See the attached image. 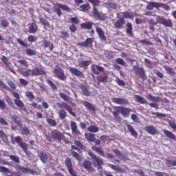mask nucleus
Returning a JSON list of instances; mask_svg holds the SVG:
<instances>
[{
  "instance_id": "nucleus-1",
  "label": "nucleus",
  "mask_w": 176,
  "mask_h": 176,
  "mask_svg": "<svg viewBox=\"0 0 176 176\" xmlns=\"http://www.w3.org/2000/svg\"><path fill=\"white\" fill-rule=\"evenodd\" d=\"M65 138V136L60 132H58L57 130L52 131L49 136H47V139L50 142H52V140H54L55 141H63Z\"/></svg>"
},
{
  "instance_id": "nucleus-2",
  "label": "nucleus",
  "mask_w": 176,
  "mask_h": 176,
  "mask_svg": "<svg viewBox=\"0 0 176 176\" xmlns=\"http://www.w3.org/2000/svg\"><path fill=\"white\" fill-rule=\"evenodd\" d=\"M91 149L92 151H94V152L98 153L100 156H102V157H107V159H113V154L107 153V155H105V153L102 151V148H101V147L92 146Z\"/></svg>"
},
{
  "instance_id": "nucleus-3",
  "label": "nucleus",
  "mask_w": 176,
  "mask_h": 176,
  "mask_svg": "<svg viewBox=\"0 0 176 176\" xmlns=\"http://www.w3.org/2000/svg\"><path fill=\"white\" fill-rule=\"evenodd\" d=\"M57 6H58L59 8H56L55 12L56 14L58 16V17H61V14H63L62 10H64L65 12H67L68 13H71L72 12V10L68 7L67 5H64L62 3H57Z\"/></svg>"
},
{
  "instance_id": "nucleus-4",
  "label": "nucleus",
  "mask_w": 176,
  "mask_h": 176,
  "mask_svg": "<svg viewBox=\"0 0 176 176\" xmlns=\"http://www.w3.org/2000/svg\"><path fill=\"white\" fill-rule=\"evenodd\" d=\"M114 109L119 113H121V115H122L123 118H129V116L130 115V113L131 112V109H129L127 107H120V106L115 107Z\"/></svg>"
},
{
  "instance_id": "nucleus-5",
  "label": "nucleus",
  "mask_w": 176,
  "mask_h": 176,
  "mask_svg": "<svg viewBox=\"0 0 176 176\" xmlns=\"http://www.w3.org/2000/svg\"><path fill=\"white\" fill-rule=\"evenodd\" d=\"M109 76L107 73H102L98 74L96 79L94 80L96 85H100V83H108Z\"/></svg>"
},
{
  "instance_id": "nucleus-6",
  "label": "nucleus",
  "mask_w": 176,
  "mask_h": 176,
  "mask_svg": "<svg viewBox=\"0 0 176 176\" xmlns=\"http://www.w3.org/2000/svg\"><path fill=\"white\" fill-rule=\"evenodd\" d=\"M156 20L158 24H162L164 27H168L169 28L173 27V22H171L170 19H167L163 16H157Z\"/></svg>"
},
{
  "instance_id": "nucleus-7",
  "label": "nucleus",
  "mask_w": 176,
  "mask_h": 176,
  "mask_svg": "<svg viewBox=\"0 0 176 176\" xmlns=\"http://www.w3.org/2000/svg\"><path fill=\"white\" fill-rule=\"evenodd\" d=\"M54 73L55 75H56V77L58 79H60V80H67V76L65 75V73H64V70L61 69V67L57 66L54 69Z\"/></svg>"
},
{
  "instance_id": "nucleus-8",
  "label": "nucleus",
  "mask_w": 176,
  "mask_h": 176,
  "mask_svg": "<svg viewBox=\"0 0 176 176\" xmlns=\"http://www.w3.org/2000/svg\"><path fill=\"white\" fill-rule=\"evenodd\" d=\"M116 16L118 20H117L114 23V28H116L117 30H122L123 25L126 24V20H124V19L122 17V15H120V13H117Z\"/></svg>"
},
{
  "instance_id": "nucleus-9",
  "label": "nucleus",
  "mask_w": 176,
  "mask_h": 176,
  "mask_svg": "<svg viewBox=\"0 0 176 176\" xmlns=\"http://www.w3.org/2000/svg\"><path fill=\"white\" fill-rule=\"evenodd\" d=\"M89 156H90V157H91V159H94V160H95L97 166H98V168H101V167H102V166H104V160H102V158L97 156L96 154H94L93 152L89 151L88 153Z\"/></svg>"
},
{
  "instance_id": "nucleus-10",
  "label": "nucleus",
  "mask_w": 176,
  "mask_h": 176,
  "mask_svg": "<svg viewBox=\"0 0 176 176\" xmlns=\"http://www.w3.org/2000/svg\"><path fill=\"white\" fill-rule=\"evenodd\" d=\"M93 13L94 17L96 20H100L101 21H105L107 20V15L105 14L101 15V13L96 6H93Z\"/></svg>"
},
{
  "instance_id": "nucleus-11",
  "label": "nucleus",
  "mask_w": 176,
  "mask_h": 176,
  "mask_svg": "<svg viewBox=\"0 0 176 176\" xmlns=\"http://www.w3.org/2000/svg\"><path fill=\"white\" fill-rule=\"evenodd\" d=\"M85 137L88 142H94L96 145L101 144V141L96 138V134L94 133H85Z\"/></svg>"
},
{
  "instance_id": "nucleus-12",
  "label": "nucleus",
  "mask_w": 176,
  "mask_h": 176,
  "mask_svg": "<svg viewBox=\"0 0 176 176\" xmlns=\"http://www.w3.org/2000/svg\"><path fill=\"white\" fill-rule=\"evenodd\" d=\"M12 96L14 97V102L15 105L18 107V108H24L25 107V104H24V102L20 100V94L17 92H12Z\"/></svg>"
},
{
  "instance_id": "nucleus-13",
  "label": "nucleus",
  "mask_w": 176,
  "mask_h": 176,
  "mask_svg": "<svg viewBox=\"0 0 176 176\" xmlns=\"http://www.w3.org/2000/svg\"><path fill=\"white\" fill-rule=\"evenodd\" d=\"M57 107H58V108H60V109H66V111H67V112H69V113L72 115V116H76L75 113L72 111V107L67 104V103L64 102H63L62 103H57Z\"/></svg>"
},
{
  "instance_id": "nucleus-14",
  "label": "nucleus",
  "mask_w": 176,
  "mask_h": 176,
  "mask_svg": "<svg viewBox=\"0 0 176 176\" xmlns=\"http://www.w3.org/2000/svg\"><path fill=\"white\" fill-rule=\"evenodd\" d=\"M79 87L83 96H85L86 97H89V96L91 94V92H90V87L87 85V83L81 84L79 85Z\"/></svg>"
},
{
  "instance_id": "nucleus-15",
  "label": "nucleus",
  "mask_w": 176,
  "mask_h": 176,
  "mask_svg": "<svg viewBox=\"0 0 176 176\" xmlns=\"http://www.w3.org/2000/svg\"><path fill=\"white\" fill-rule=\"evenodd\" d=\"M93 42H94V38H87L85 41L78 43L77 46L89 47V46H93Z\"/></svg>"
},
{
  "instance_id": "nucleus-16",
  "label": "nucleus",
  "mask_w": 176,
  "mask_h": 176,
  "mask_svg": "<svg viewBox=\"0 0 176 176\" xmlns=\"http://www.w3.org/2000/svg\"><path fill=\"white\" fill-rule=\"evenodd\" d=\"M91 71L94 74V75H100V72H104L105 69L100 65H92L91 66Z\"/></svg>"
},
{
  "instance_id": "nucleus-17",
  "label": "nucleus",
  "mask_w": 176,
  "mask_h": 176,
  "mask_svg": "<svg viewBox=\"0 0 176 176\" xmlns=\"http://www.w3.org/2000/svg\"><path fill=\"white\" fill-rule=\"evenodd\" d=\"M69 71L72 74V75H74V76H77L78 78H82V79H85V74L82 72H80L79 69L74 67H69Z\"/></svg>"
},
{
  "instance_id": "nucleus-18",
  "label": "nucleus",
  "mask_w": 176,
  "mask_h": 176,
  "mask_svg": "<svg viewBox=\"0 0 176 176\" xmlns=\"http://www.w3.org/2000/svg\"><path fill=\"white\" fill-rule=\"evenodd\" d=\"M16 170L19 171H22L24 174H31L34 175L35 174V171L30 168L24 167L20 165L16 166Z\"/></svg>"
},
{
  "instance_id": "nucleus-19",
  "label": "nucleus",
  "mask_w": 176,
  "mask_h": 176,
  "mask_svg": "<svg viewBox=\"0 0 176 176\" xmlns=\"http://www.w3.org/2000/svg\"><path fill=\"white\" fill-rule=\"evenodd\" d=\"M162 6H164V3L151 1L146 5V9L148 10H153L155 8H162Z\"/></svg>"
},
{
  "instance_id": "nucleus-20",
  "label": "nucleus",
  "mask_w": 176,
  "mask_h": 176,
  "mask_svg": "<svg viewBox=\"0 0 176 176\" xmlns=\"http://www.w3.org/2000/svg\"><path fill=\"white\" fill-rule=\"evenodd\" d=\"M70 127L72 132L73 134H74V135H82V133H80V131L78 129V125L76 124V122L71 121Z\"/></svg>"
},
{
  "instance_id": "nucleus-21",
  "label": "nucleus",
  "mask_w": 176,
  "mask_h": 176,
  "mask_svg": "<svg viewBox=\"0 0 176 176\" xmlns=\"http://www.w3.org/2000/svg\"><path fill=\"white\" fill-rule=\"evenodd\" d=\"M82 167L85 168V170H87V171H89V173H93L94 171V168L93 167V165H91V162L89 160H85L82 163Z\"/></svg>"
},
{
  "instance_id": "nucleus-22",
  "label": "nucleus",
  "mask_w": 176,
  "mask_h": 176,
  "mask_svg": "<svg viewBox=\"0 0 176 176\" xmlns=\"http://www.w3.org/2000/svg\"><path fill=\"white\" fill-rule=\"evenodd\" d=\"M95 28H96V33L98 34L100 41H103L104 42H105V41H107V36H105V32H104L102 28L98 26H96Z\"/></svg>"
},
{
  "instance_id": "nucleus-23",
  "label": "nucleus",
  "mask_w": 176,
  "mask_h": 176,
  "mask_svg": "<svg viewBox=\"0 0 176 176\" xmlns=\"http://www.w3.org/2000/svg\"><path fill=\"white\" fill-rule=\"evenodd\" d=\"M112 101L118 105H129V100L122 98H113Z\"/></svg>"
},
{
  "instance_id": "nucleus-24",
  "label": "nucleus",
  "mask_w": 176,
  "mask_h": 176,
  "mask_svg": "<svg viewBox=\"0 0 176 176\" xmlns=\"http://www.w3.org/2000/svg\"><path fill=\"white\" fill-rule=\"evenodd\" d=\"M135 71V74H138V75L140 76L142 80H145L146 79V73H145V70H144L142 67H136Z\"/></svg>"
},
{
  "instance_id": "nucleus-25",
  "label": "nucleus",
  "mask_w": 176,
  "mask_h": 176,
  "mask_svg": "<svg viewBox=\"0 0 176 176\" xmlns=\"http://www.w3.org/2000/svg\"><path fill=\"white\" fill-rule=\"evenodd\" d=\"M145 130L146 132L148 133V134H151V135H157V134H159V131L153 126H151V125L146 126Z\"/></svg>"
},
{
  "instance_id": "nucleus-26",
  "label": "nucleus",
  "mask_w": 176,
  "mask_h": 176,
  "mask_svg": "<svg viewBox=\"0 0 176 176\" xmlns=\"http://www.w3.org/2000/svg\"><path fill=\"white\" fill-rule=\"evenodd\" d=\"M125 126H126V129L129 131V133H131L132 137H134V138H138V133H137V131L134 129V126L127 123L125 124Z\"/></svg>"
},
{
  "instance_id": "nucleus-27",
  "label": "nucleus",
  "mask_w": 176,
  "mask_h": 176,
  "mask_svg": "<svg viewBox=\"0 0 176 176\" xmlns=\"http://www.w3.org/2000/svg\"><path fill=\"white\" fill-rule=\"evenodd\" d=\"M120 13L123 16L122 19H131V20H133L134 17L138 16V14H137L136 12H123Z\"/></svg>"
},
{
  "instance_id": "nucleus-28",
  "label": "nucleus",
  "mask_w": 176,
  "mask_h": 176,
  "mask_svg": "<svg viewBox=\"0 0 176 176\" xmlns=\"http://www.w3.org/2000/svg\"><path fill=\"white\" fill-rule=\"evenodd\" d=\"M32 71L33 72V76L45 75V70L42 67H34Z\"/></svg>"
},
{
  "instance_id": "nucleus-29",
  "label": "nucleus",
  "mask_w": 176,
  "mask_h": 176,
  "mask_svg": "<svg viewBox=\"0 0 176 176\" xmlns=\"http://www.w3.org/2000/svg\"><path fill=\"white\" fill-rule=\"evenodd\" d=\"M93 25H94V23L91 21L80 24V27L82 30H91L93 28Z\"/></svg>"
},
{
  "instance_id": "nucleus-30",
  "label": "nucleus",
  "mask_w": 176,
  "mask_h": 176,
  "mask_svg": "<svg viewBox=\"0 0 176 176\" xmlns=\"http://www.w3.org/2000/svg\"><path fill=\"white\" fill-rule=\"evenodd\" d=\"M90 64H91V60H78V67H80V68H86L89 67Z\"/></svg>"
},
{
  "instance_id": "nucleus-31",
  "label": "nucleus",
  "mask_w": 176,
  "mask_h": 176,
  "mask_svg": "<svg viewBox=\"0 0 176 176\" xmlns=\"http://www.w3.org/2000/svg\"><path fill=\"white\" fill-rule=\"evenodd\" d=\"M36 32H38V25L35 23H30L29 25V33L36 34Z\"/></svg>"
},
{
  "instance_id": "nucleus-32",
  "label": "nucleus",
  "mask_w": 176,
  "mask_h": 176,
  "mask_svg": "<svg viewBox=\"0 0 176 176\" xmlns=\"http://www.w3.org/2000/svg\"><path fill=\"white\" fill-rule=\"evenodd\" d=\"M83 105L87 108V109H89V111H91L92 112H96V107L93 105L91 103L87 102V101H84L83 102Z\"/></svg>"
},
{
  "instance_id": "nucleus-33",
  "label": "nucleus",
  "mask_w": 176,
  "mask_h": 176,
  "mask_svg": "<svg viewBox=\"0 0 176 176\" xmlns=\"http://www.w3.org/2000/svg\"><path fill=\"white\" fill-rule=\"evenodd\" d=\"M126 34L131 36H134V33H133V25L131 23L128 22L126 23Z\"/></svg>"
},
{
  "instance_id": "nucleus-34",
  "label": "nucleus",
  "mask_w": 176,
  "mask_h": 176,
  "mask_svg": "<svg viewBox=\"0 0 176 176\" xmlns=\"http://www.w3.org/2000/svg\"><path fill=\"white\" fill-rule=\"evenodd\" d=\"M164 134L168 138H170V140H174L176 141V136L173 132L168 131V130H164Z\"/></svg>"
},
{
  "instance_id": "nucleus-35",
  "label": "nucleus",
  "mask_w": 176,
  "mask_h": 176,
  "mask_svg": "<svg viewBox=\"0 0 176 176\" xmlns=\"http://www.w3.org/2000/svg\"><path fill=\"white\" fill-rule=\"evenodd\" d=\"M44 47H49L50 52H53L54 49V44L52 43L50 41H45L43 42Z\"/></svg>"
},
{
  "instance_id": "nucleus-36",
  "label": "nucleus",
  "mask_w": 176,
  "mask_h": 176,
  "mask_svg": "<svg viewBox=\"0 0 176 176\" xmlns=\"http://www.w3.org/2000/svg\"><path fill=\"white\" fill-rule=\"evenodd\" d=\"M90 4L89 3L82 4L80 6V10L86 13L90 10Z\"/></svg>"
},
{
  "instance_id": "nucleus-37",
  "label": "nucleus",
  "mask_w": 176,
  "mask_h": 176,
  "mask_svg": "<svg viewBox=\"0 0 176 176\" xmlns=\"http://www.w3.org/2000/svg\"><path fill=\"white\" fill-rule=\"evenodd\" d=\"M0 138L3 142H9V138H8V135L5 133L3 130H0Z\"/></svg>"
},
{
  "instance_id": "nucleus-38",
  "label": "nucleus",
  "mask_w": 176,
  "mask_h": 176,
  "mask_svg": "<svg viewBox=\"0 0 176 176\" xmlns=\"http://www.w3.org/2000/svg\"><path fill=\"white\" fill-rule=\"evenodd\" d=\"M109 167H111L112 170H114V171H118L119 173H124V170L120 168L119 165L109 164Z\"/></svg>"
},
{
  "instance_id": "nucleus-39",
  "label": "nucleus",
  "mask_w": 176,
  "mask_h": 176,
  "mask_svg": "<svg viewBox=\"0 0 176 176\" xmlns=\"http://www.w3.org/2000/svg\"><path fill=\"white\" fill-rule=\"evenodd\" d=\"M46 82L53 91H57V86H56V84L53 81H52L50 79H47Z\"/></svg>"
},
{
  "instance_id": "nucleus-40",
  "label": "nucleus",
  "mask_w": 176,
  "mask_h": 176,
  "mask_svg": "<svg viewBox=\"0 0 176 176\" xmlns=\"http://www.w3.org/2000/svg\"><path fill=\"white\" fill-rule=\"evenodd\" d=\"M39 157L41 160L45 164L47 162V155L43 151H40L39 153Z\"/></svg>"
},
{
  "instance_id": "nucleus-41",
  "label": "nucleus",
  "mask_w": 176,
  "mask_h": 176,
  "mask_svg": "<svg viewBox=\"0 0 176 176\" xmlns=\"http://www.w3.org/2000/svg\"><path fill=\"white\" fill-rule=\"evenodd\" d=\"M21 75H23L24 78H28V76H30V75H32V76H34L32 70L31 69H28L25 71H22Z\"/></svg>"
},
{
  "instance_id": "nucleus-42",
  "label": "nucleus",
  "mask_w": 176,
  "mask_h": 176,
  "mask_svg": "<svg viewBox=\"0 0 176 176\" xmlns=\"http://www.w3.org/2000/svg\"><path fill=\"white\" fill-rule=\"evenodd\" d=\"M59 97L66 102L71 101V98L63 92L59 93Z\"/></svg>"
},
{
  "instance_id": "nucleus-43",
  "label": "nucleus",
  "mask_w": 176,
  "mask_h": 176,
  "mask_svg": "<svg viewBox=\"0 0 176 176\" xmlns=\"http://www.w3.org/2000/svg\"><path fill=\"white\" fill-rule=\"evenodd\" d=\"M99 130L96 125H91L87 127V131H89V133H98Z\"/></svg>"
},
{
  "instance_id": "nucleus-44",
  "label": "nucleus",
  "mask_w": 176,
  "mask_h": 176,
  "mask_svg": "<svg viewBox=\"0 0 176 176\" xmlns=\"http://www.w3.org/2000/svg\"><path fill=\"white\" fill-rule=\"evenodd\" d=\"M59 34H60V38H61V39H68V38H69V33L65 32L64 30L60 31Z\"/></svg>"
},
{
  "instance_id": "nucleus-45",
  "label": "nucleus",
  "mask_w": 176,
  "mask_h": 176,
  "mask_svg": "<svg viewBox=\"0 0 176 176\" xmlns=\"http://www.w3.org/2000/svg\"><path fill=\"white\" fill-rule=\"evenodd\" d=\"M25 53H26L27 56H36V54H38L36 51H35L31 48H26Z\"/></svg>"
},
{
  "instance_id": "nucleus-46",
  "label": "nucleus",
  "mask_w": 176,
  "mask_h": 176,
  "mask_svg": "<svg viewBox=\"0 0 176 176\" xmlns=\"http://www.w3.org/2000/svg\"><path fill=\"white\" fill-rule=\"evenodd\" d=\"M70 23L74 25H79L80 24V19L78 16L71 17L70 18Z\"/></svg>"
},
{
  "instance_id": "nucleus-47",
  "label": "nucleus",
  "mask_w": 176,
  "mask_h": 176,
  "mask_svg": "<svg viewBox=\"0 0 176 176\" xmlns=\"http://www.w3.org/2000/svg\"><path fill=\"white\" fill-rule=\"evenodd\" d=\"M11 118L13 122H14V123H16L19 127H23V122H21V120H17V116L16 115L12 116Z\"/></svg>"
},
{
  "instance_id": "nucleus-48",
  "label": "nucleus",
  "mask_w": 176,
  "mask_h": 176,
  "mask_svg": "<svg viewBox=\"0 0 176 176\" xmlns=\"http://www.w3.org/2000/svg\"><path fill=\"white\" fill-rule=\"evenodd\" d=\"M47 123L51 127H56V126H57V122H56V120H53L52 118H47Z\"/></svg>"
},
{
  "instance_id": "nucleus-49",
  "label": "nucleus",
  "mask_w": 176,
  "mask_h": 176,
  "mask_svg": "<svg viewBox=\"0 0 176 176\" xmlns=\"http://www.w3.org/2000/svg\"><path fill=\"white\" fill-rule=\"evenodd\" d=\"M72 155L73 157L76 159V160H78V162H82V160H83L82 157L80 155H79V153H78L75 151H72Z\"/></svg>"
},
{
  "instance_id": "nucleus-50",
  "label": "nucleus",
  "mask_w": 176,
  "mask_h": 176,
  "mask_svg": "<svg viewBox=\"0 0 176 176\" xmlns=\"http://www.w3.org/2000/svg\"><path fill=\"white\" fill-rule=\"evenodd\" d=\"M59 118L60 120H64L67 118V113L65 112V110L60 109L58 113Z\"/></svg>"
},
{
  "instance_id": "nucleus-51",
  "label": "nucleus",
  "mask_w": 176,
  "mask_h": 176,
  "mask_svg": "<svg viewBox=\"0 0 176 176\" xmlns=\"http://www.w3.org/2000/svg\"><path fill=\"white\" fill-rule=\"evenodd\" d=\"M8 157H10V160H12V162H14V163H20V157L17 155H8Z\"/></svg>"
},
{
  "instance_id": "nucleus-52",
  "label": "nucleus",
  "mask_w": 176,
  "mask_h": 176,
  "mask_svg": "<svg viewBox=\"0 0 176 176\" xmlns=\"http://www.w3.org/2000/svg\"><path fill=\"white\" fill-rule=\"evenodd\" d=\"M135 100L139 102V104H145V99L140 95H135Z\"/></svg>"
},
{
  "instance_id": "nucleus-53",
  "label": "nucleus",
  "mask_w": 176,
  "mask_h": 176,
  "mask_svg": "<svg viewBox=\"0 0 176 176\" xmlns=\"http://www.w3.org/2000/svg\"><path fill=\"white\" fill-rule=\"evenodd\" d=\"M106 5L109 6V8H110L111 9H114V10L118 9V4L112 1H108Z\"/></svg>"
},
{
  "instance_id": "nucleus-54",
  "label": "nucleus",
  "mask_w": 176,
  "mask_h": 176,
  "mask_svg": "<svg viewBox=\"0 0 176 176\" xmlns=\"http://www.w3.org/2000/svg\"><path fill=\"white\" fill-rule=\"evenodd\" d=\"M16 42H18L19 44L23 47H30V44L25 43L24 41L21 40V38H16Z\"/></svg>"
},
{
  "instance_id": "nucleus-55",
  "label": "nucleus",
  "mask_w": 176,
  "mask_h": 176,
  "mask_svg": "<svg viewBox=\"0 0 176 176\" xmlns=\"http://www.w3.org/2000/svg\"><path fill=\"white\" fill-rule=\"evenodd\" d=\"M39 21L44 27H50V23L45 19L40 18Z\"/></svg>"
},
{
  "instance_id": "nucleus-56",
  "label": "nucleus",
  "mask_w": 176,
  "mask_h": 176,
  "mask_svg": "<svg viewBox=\"0 0 176 176\" xmlns=\"http://www.w3.org/2000/svg\"><path fill=\"white\" fill-rule=\"evenodd\" d=\"M0 24L3 28H8V27H9V21H8V19H2L0 21Z\"/></svg>"
},
{
  "instance_id": "nucleus-57",
  "label": "nucleus",
  "mask_w": 176,
  "mask_h": 176,
  "mask_svg": "<svg viewBox=\"0 0 176 176\" xmlns=\"http://www.w3.org/2000/svg\"><path fill=\"white\" fill-rule=\"evenodd\" d=\"M88 2H89V3H91L93 5V6H100V3H101V1L100 0H88Z\"/></svg>"
},
{
  "instance_id": "nucleus-58",
  "label": "nucleus",
  "mask_w": 176,
  "mask_h": 176,
  "mask_svg": "<svg viewBox=\"0 0 176 176\" xmlns=\"http://www.w3.org/2000/svg\"><path fill=\"white\" fill-rule=\"evenodd\" d=\"M146 98L148 100V101H159V100H160V98L152 96L151 94L147 95Z\"/></svg>"
},
{
  "instance_id": "nucleus-59",
  "label": "nucleus",
  "mask_w": 176,
  "mask_h": 176,
  "mask_svg": "<svg viewBox=\"0 0 176 176\" xmlns=\"http://www.w3.org/2000/svg\"><path fill=\"white\" fill-rule=\"evenodd\" d=\"M7 83H8V86H10L12 90H16V89H17V85H16V83H14V82L10 80V81H8Z\"/></svg>"
},
{
  "instance_id": "nucleus-60",
  "label": "nucleus",
  "mask_w": 176,
  "mask_h": 176,
  "mask_svg": "<svg viewBox=\"0 0 176 176\" xmlns=\"http://www.w3.org/2000/svg\"><path fill=\"white\" fill-rule=\"evenodd\" d=\"M164 69H165V71H166L168 74H175L174 69L170 67L169 66L165 65L164 66Z\"/></svg>"
},
{
  "instance_id": "nucleus-61",
  "label": "nucleus",
  "mask_w": 176,
  "mask_h": 176,
  "mask_svg": "<svg viewBox=\"0 0 176 176\" xmlns=\"http://www.w3.org/2000/svg\"><path fill=\"white\" fill-rule=\"evenodd\" d=\"M25 96L27 97V98H30V100H34L35 98V96L31 91H26Z\"/></svg>"
},
{
  "instance_id": "nucleus-62",
  "label": "nucleus",
  "mask_w": 176,
  "mask_h": 176,
  "mask_svg": "<svg viewBox=\"0 0 176 176\" xmlns=\"http://www.w3.org/2000/svg\"><path fill=\"white\" fill-rule=\"evenodd\" d=\"M22 139L20 136H16L14 138V140L12 141V144H14V143L18 144L19 145L21 143H22Z\"/></svg>"
},
{
  "instance_id": "nucleus-63",
  "label": "nucleus",
  "mask_w": 176,
  "mask_h": 176,
  "mask_svg": "<svg viewBox=\"0 0 176 176\" xmlns=\"http://www.w3.org/2000/svg\"><path fill=\"white\" fill-rule=\"evenodd\" d=\"M115 61L116 64H119V65H126V62H124V60L120 58H117Z\"/></svg>"
},
{
  "instance_id": "nucleus-64",
  "label": "nucleus",
  "mask_w": 176,
  "mask_h": 176,
  "mask_svg": "<svg viewBox=\"0 0 176 176\" xmlns=\"http://www.w3.org/2000/svg\"><path fill=\"white\" fill-rule=\"evenodd\" d=\"M155 176H169L168 174L163 173V172H160V171L155 172Z\"/></svg>"
}]
</instances>
